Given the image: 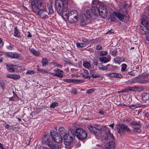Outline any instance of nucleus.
<instances>
[{
    "label": "nucleus",
    "mask_w": 149,
    "mask_h": 149,
    "mask_svg": "<svg viewBox=\"0 0 149 149\" xmlns=\"http://www.w3.org/2000/svg\"><path fill=\"white\" fill-rule=\"evenodd\" d=\"M88 10H89V9H87V10H86V13L91 18H94L93 15L92 14L93 13L92 12H88L89 13H88L87 12V11Z\"/></svg>",
    "instance_id": "nucleus-39"
},
{
    "label": "nucleus",
    "mask_w": 149,
    "mask_h": 149,
    "mask_svg": "<svg viewBox=\"0 0 149 149\" xmlns=\"http://www.w3.org/2000/svg\"><path fill=\"white\" fill-rule=\"evenodd\" d=\"M34 71L33 70H29L26 72V74L32 75L34 74Z\"/></svg>",
    "instance_id": "nucleus-41"
},
{
    "label": "nucleus",
    "mask_w": 149,
    "mask_h": 149,
    "mask_svg": "<svg viewBox=\"0 0 149 149\" xmlns=\"http://www.w3.org/2000/svg\"><path fill=\"white\" fill-rule=\"evenodd\" d=\"M146 105H142L138 104V103H136L135 104H133L131 105H130L129 106V107L132 109H135L136 108L139 107H143L146 106Z\"/></svg>",
    "instance_id": "nucleus-18"
},
{
    "label": "nucleus",
    "mask_w": 149,
    "mask_h": 149,
    "mask_svg": "<svg viewBox=\"0 0 149 149\" xmlns=\"http://www.w3.org/2000/svg\"><path fill=\"white\" fill-rule=\"evenodd\" d=\"M142 100L146 102L149 99V93H144L141 95Z\"/></svg>",
    "instance_id": "nucleus-20"
},
{
    "label": "nucleus",
    "mask_w": 149,
    "mask_h": 149,
    "mask_svg": "<svg viewBox=\"0 0 149 149\" xmlns=\"http://www.w3.org/2000/svg\"><path fill=\"white\" fill-rule=\"evenodd\" d=\"M48 7L49 10L48 14H51L52 13L53 11V10L52 5L50 4L49 6L48 5Z\"/></svg>",
    "instance_id": "nucleus-33"
},
{
    "label": "nucleus",
    "mask_w": 149,
    "mask_h": 149,
    "mask_svg": "<svg viewBox=\"0 0 149 149\" xmlns=\"http://www.w3.org/2000/svg\"><path fill=\"white\" fill-rule=\"evenodd\" d=\"M47 73L48 74H50L53 75L54 73L52 72L51 71V70H47Z\"/></svg>",
    "instance_id": "nucleus-55"
},
{
    "label": "nucleus",
    "mask_w": 149,
    "mask_h": 149,
    "mask_svg": "<svg viewBox=\"0 0 149 149\" xmlns=\"http://www.w3.org/2000/svg\"><path fill=\"white\" fill-rule=\"evenodd\" d=\"M99 10V9L97 7L94 6L91 8H89V10L87 11V12L88 13V12H92L93 13L92 14L93 15V17L97 16L98 15Z\"/></svg>",
    "instance_id": "nucleus-14"
},
{
    "label": "nucleus",
    "mask_w": 149,
    "mask_h": 149,
    "mask_svg": "<svg viewBox=\"0 0 149 149\" xmlns=\"http://www.w3.org/2000/svg\"><path fill=\"white\" fill-rule=\"evenodd\" d=\"M98 14L102 18H105L107 15V11L99 10Z\"/></svg>",
    "instance_id": "nucleus-24"
},
{
    "label": "nucleus",
    "mask_w": 149,
    "mask_h": 149,
    "mask_svg": "<svg viewBox=\"0 0 149 149\" xmlns=\"http://www.w3.org/2000/svg\"><path fill=\"white\" fill-rule=\"evenodd\" d=\"M114 125V123H113L112 124L110 125H109V126L110 127H111L112 129H113Z\"/></svg>",
    "instance_id": "nucleus-64"
},
{
    "label": "nucleus",
    "mask_w": 149,
    "mask_h": 149,
    "mask_svg": "<svg viewBox=\"0 0 149 149\" xmlns=\"http://www.w3.org/2000/svg\"><path fill=\"white\" fill-rule=\"evenodd\" d=\"M75 135L79 139H83L87 137V134L83 129L78 128L75 130Z\"/></svg>",
    "instance_id": "nucleus-7"
},
{
    "label": "nucleus",
    "mask_w": 149,
    "mask_h": 149,
    "mask_svg": "<svg viewBox=\"0 0 149 149\" xmlns=\"http://www.w3.org/2000/svg\"><path fill=\"white\" fill-rule=\"evenodd\" d=\"M50 134L52 139L56 142L58 143L62 141L63 139L62 136L58 135V134L55 133L54 131L51 132Z\"/></svg>",
    "instance_id": "nucleus-9"
},
{
    "label": "nucleus",
    "mask_w": 149,
    "mask_h": 149,
    "mask_svg": "<svg viewBox=\"0 0 149 149\" xmlns=\"http://www.w3.org/2000/svg\"><path fill=\"white\" fill-rule=\"evenodd\" d=\"M64 143L66 145H70L73 141L74 137V134L72 133V132H69L63 135Z\"/></svg>",
    "instance_id": "nucleus-6"
},
{
    "label": "nucleus",
    "mask_w": 149,
    "mask_h": 149,
    "mask_svg": "<svg viewBox=\"0 0 149 149\" xmlns=\"http://www.w3.org/2000/svg\"><path fill=\"white\" fill-rule=\"evenodd\" d=\"M111 59V57L110 56H109L108 58H107L104 56H102L100 57L99 58V60L100 61L104 63L110 61Z\"/></svg>",
    "instance_id": "nucleus-16"
},
{
    "label": "nucleus",
    "mask_w": 149,
    "mask_h": 149,
    "mask_svg": "<svg viewBox=\"0 0 149 149\" xmlns=\"http://www.w3.org/2000/svg\"><path fill=\"white\" fill-rule=\"evenodd\" d=\"M76 45L78 48L84 47L86 46V44L83 42H77L76 43Z\"/></svg>",
    "instance_id": "nucleus-31"
},
{
    "label": "nucleus",
    "mask_w": 149,
    "mask_h": 149,
    "mask_svg": "<svg viewBox=\"0 0 149 149\" xmlns=\"http://www.w3.org/2000/svg\"><path fill=\"white\" fill-rule=\"evenodd\" d=\"M114 14L115 15L116 17L121 21H123L125 19H126L127 21L129 20L128 17L125 16L124 15L120 13L114 12Z\"/></svg>",
    "instance_id": "nucleus-12"
},
{
    "label": "nucleus",
    "mask_w": 149,
    "mask_h": 149,
    "mask_svg": "<svg viewBox=\"0 0 149 149\" xmlns=\"http://www.w3.org/2000/svg\"><path fill=\"white\" fill-rule=\"evenodd\" d=\"M32 9L34 13L43 19L48 18V14L46 6L39 0H33L31 3Z\"/></svg>",
    "instance_id": "nucleus-1"
},
{
    "label": "nucleus",
    "mask_w": 149,
    "mask_h": 149,
    "mask_svg": "<svg viewBox=\"0 0 149 149\" xmlns=\"http://www.w3.org/2000/svg\"><path fill=\"white\" fill-rule=\"evenodd\" d=\"M137 88L135 86L129 87L126 89H123L122 92L124 93H126L129 91H136L137 89Z\"/></svg>",
    "instance_id": "nucleus-17"
},
{
    "label": "nucleus",
    "mask_w": 149,
    "mask_h": 149,
    "mask_svg": "<svg viewBox=\"0 0 149 149\" xmlns=\"http://www.w3.org/2000/svg\"><path fill=\"white\" fill-rule=\"evenodd\" d=\"M72 93L73 94H76L77 93V91L76 90H73L72 91Z\"/></svg>",
    "instance_id": "nucleus-60"
},
{
    "label": "nucleus",
    "mask_w": 149,
    "mask_h": 149,
    "mask_svg": "<svg viewBox=\"0 0 149 149\" xmlns=\"http://www.w3.org/2000/svg\"><path fill=\"white\" fill-rule=\"evenodd\" d=\"M132 124L133 125H136V126H139V125H140V122H139L137 121H132Z\"/></svg>",
    "instance_id": "nucleus-40"
},
{
    "label": "nucleus",
    "mask_w": 149,
    "mask_h": 149,
    "mask_svg": "<svg viewBox=\"0 0 149 149\" xmlns=\"http://www.w3.org/2000/svg\"><path fill=\"white\" fill-rule=\"evenodd\" d=\"M99 9L101 10L107 11L106 6L103 4H100L99 6Z\"/></svg>",
    "instance_id": "nucleus-34"
},
{
    "label": "nucleus",
    "mask_w": 149,
    "mask_h": 149,
    "mask_svg": "<svg viewBox=\"0 0 149 149\" xmlns=\"http://www.w3.org/2000/svg\"><path fill=\"white\" fill-rule=\"evenodd\" d=\"M110 19L113 21H115L117 19L116 17V15L114 14V12L111 15L110 17Z\"/></svg>",
    "instance_id": "nucleus-35"
},
{
    "label": "nucleus",
    "mask_w": 149,
    "mask_h": 149,
    "mask_svg": "<svg viewBox=\"0 0 149 149\" xmlns=\"http://www.w3.org/2000/svg\"><path fill=\"white\" fill-rule=\"evenodd\" d=\"M40 145H37L36 146L35 149H40Z\"/></svg>",
    "instance_id": "nucleus-59"
},
{
    "label": "nucleus",
    "mask_w": 149,
    "mask_h": 149,
    "mask_svg": "<svg viewBox=\"0 0 149 149\" xmlns=\"http://www.w3.org/2000/svg\"><path fill=\"white\" fill-rule=\"evenodd\" d=\"M115 72L110 73L109 74H107V75L109 77H115Z\"/></svg>",
    "instance_id": "nucleus-44"
},
{
    "label": "nucleus",
    "mask_w": 149,
    "mask_h": 149,
    "mask_svg": "<svg viewBox=\"0 0 149 149\" xmlns=\"http://www.w3.org/2000/svg\"><path fill=\"white\" fill-rule=\"evenodd\" d=\"M54 71L55 72V73H54V76H57L61 78L63 77V72L62 70L59 69H56L54 70Z\"/></svg>",
    "instance_id": "nucleus-15"
},
{
    "label": "nucleus",
    "mask_w": 149,
    "mask_h": 149,
    "mask_svg": "<svg viewBox=\"0 0 149 149\" xmlns=\"http://www.w3.org/2000/svg\"><path fill=\"white\" fill-rule=\"evenodd\" d=\"M128 74L131 76H134V75L132 71L128 72Z\"/></svg>",
    "instance_id": "nucleus-61"
},
{
    "label": "nucleus",
    "mask_w": 149,
    "mask_h": 149,
    "mask_svg": "<svg viewBox=\"0 0 149 149\" xmlns=\"http://www.w3.org/2000/svg\"><path fill=\"white\" fill-rule=\"evenodd\" d=\"M65 14L64 18L65 20L68 19L69 22L71 23L76 22L79 17L78 14L76 10H73L69 12V10L66 12Z\"/></svg>",
    "instance_id": "nucleus-4"
},
{
    "label": "nucleus",
    "mask_w": 149,
    "mask_h": 149,
    "mask_svg": "<svg viewBox=\"0 0 149 149\" xmlns=\"http://www.w3.org/2000/svg\"><path fill=\"white\" fill-rule=\"evenodd\" d=\"M107 54V52L104 51H101L100 52V56H104L106 55Z\"/></svg>",
    "instance_id": "nucleus-46"
},
{
    "label": "nucleus",
    "mask_w": 149,
    "mask_h": 149,
    "mask_svg": "<svg viewBox=\"0 0 149 149\" xmlns=\"http://www.w3.org/2000/svg\"><path fill=\"white\" fill-rule=\"evenodd\" d=\"M10 126V125L8 124H6V125L5 126V128L6 129H8L9 128V127Z\"/></svg>",
    "instance_id": "nucleus-63"
},
{
    "label": "nucleus",
    "mask_w": 149,
    "mask_h": 149,
    "mask_svg": "<svg viewBox=\"0 0 149 149\" xmlns=\"http://www.w3.org/2000/svg\"><path fill=\"white\" fill-rule=\"evenodd\" d=\"M6 47L7 49L10 50H13L14 49V46L12 45L7 46Z\"/></svg>",
    "instance_id": "nucleus-42"
},
{
    "label": "nucleus",
    "mask_w": 149,
    "mask_h": 149,
    "mask_svg": "<svg viewBox=\"0 0 149 149\" xmlns=\"http://www.w3.org/2000/svg\"><path fill=\"white\" fill-rule=\"evenodd\" d=\"M84 73L82 74L83 77L85 78L90 79L91 77L88 75L89 72L88 70H84Z\"/></svg>",
    "instance_id": "nucleus-26"
},
{
    "label": "nucleus",
    "mask_w": 149,
    "mask_h": 149,
    "mask_svg": "<svg viewBox=\"0 0 149 149\" xmlns=\"http://www.w3.org/2000/svg\"><path fill=\"white\" fill-rule=\"evenodd\" d=\"M58 132L60 135L64 134L65 133V130L63 127H60L58 130Z\"/></svg>",
    "instance_id": "nucleus-30"
},
{
    "label": "nucleus",
    "mask_w": 149,
    "mask_h": 149,
    "mask_svg": "<svg viewBox=\"0 0 149 149\" xmlns=\"http://www.w3.org/2000/svg\"><path fill=\"white\" fill-rule=\"evenodd\" d=\"M93 63L94 65L97 66L98 63V61L96 59L94 60Z\"/></svg>",
    "instance_id": "nucleus-53"
},
{
    "label": "nucleus",
    "mask_w": 149,
    "mask_h": 149,
    "mask_svg": "<svg viewBox=\"0 0 149 149\" xmlns=\"http://www.w3.org/2000/svg\"><path fill=\"white\" fill-rule=\"evenodd\" d=\"M81 26H85L90 23V20L88 17H86L84 15H82L79 18Z\"/></svg>",
    "instance_id": "nucleus-11"
},
{
    "label": "nucleus",
    "mask_w": 149,
    "mask_h": 149,
    "mask_svg": "<svg viewBox=\"0 0 149 149\" xmlns=\"http://www.w3.org/2000/svg\"><path fill=\"white\" fill-rule=\"evenodd\" d=\"M67 1L63 0H57L55 3V5L57 11L60 15H63V18H64L65 14L68 10L67 8Z\"/></svg>",
    "instance_id": "nucleus-3"
},
{
    "label": "nucleus",
    "mask_w": 149,
    "mask_h": 149,
    "mask_svg": "<svg viewBox=\"0 0 149 149\" xmlns=\"http://www.w3.org/2000/svg\"><path fill=\"white\" fill-rule=\"evenodd\" d=\"M149 79L147 77H142L140 78L139 80V82L141 83H144L149 81Z\"/></svg>",
    "instance_id": "nucleus-29"
},
{
    "label": "nucleus",
    "mask_w": 149,
    "mask_h": 149,
    "mask_svg": "<svg viewBox=\"0 0 149 149\" xmlns=\"http://www.w3.org/2000/svg\"><path fill=\"white\" fill-rule=\"evenodd\" d=\"M6 66L9 72H13L15 71L16 67L15 65H12L9 66L7 65Z\"/></svg>",
    "instance_id": "nucleus-22"
},
{
    "label": "nucleus",
    "mask_w": 149,
    "mask_h": 149,
    "mask_svg": "<svg viewBox=\"0 0 149 149\" xmlns=\"http://www.w3.org/2000/svg\"><path fill=\"white\" fill-rule=\"evenodd\" d=\"M146 36L147 40L149 41V33H146Z\"/></svg>",
    "instance_id": "nucleus-56"
},
{
    "label": "nucleus",
    "mask_w": 149,
    "mask_h": 149,
    "mask_svg": "<svg viewBox=\"0 0 149 149\" xmlns=\"http://www.w3.org/2000/svg\"><path fill=\"white\" fill-rule=\"evenodd\" d=\"M140 125H139L136 127H135L133 130V132L137 133L140 132L141 131V130L140 128Z\"/></svg>",
    "instance_id": "nucleus-32"
},
{
    "label": "nucleus",
    "mask_w": 149,
    "mask_h": 149,
    "mask_svg": "<svg viewBox=\"0 0 149 149\" xmlns=\"http://www.w3.org/2000/svg\"><path fill=\"white\" fill-rule=\"evenodd\" d=\"M83 43H85L86 44V45L88 44V40L86 39H83L82 40Z\"/></svg>",
    "instance_id": "nucleus-54"
},
{
    "label": "nucleus",
    "mask_w": 149,
    "mask_h": 149,
    "mask_svg": "<svg viewBox=\"0 0 149 149\" xmlns=\"http://www.w3.org/2000/svg\"><path fill=\"white\" fill-rule=\"evenodd\" d=\"M117 131L120 135L124 133L125 131L129 133L131 132L128 127L124 124H120L118 127L117 128Z\"/></svg>",
    "instance_id": "nucleus-8"
},
{
    "label": "nucleus",
    "mask_w": 149,
    "mask_h": 149,
    "mask_svg": "<svg viewBox=\"0 0 149 149\" xmlns=\"http://www.w3.org/2000/svg\"><path fill=\"white\" fill-rule=\"evenodd\" d=\"M13 36L19 38L21 37L20 33L18 31L17 27H15L14 28Z\"/></svg>",
    "instance_id": "nucleus-25"
},
{
    "label": "nucleus",
    "mask_w": 149,
    "mask_h": 149,
    "mask_svg": "<svg viewBox=\"0 0 149 149\" xmlns=\"http://www.w3.org/2000/svg\"><path fill=\"white\" fill-rule=\"evenodd\" d=\"M96 49L97 50H100L102 49V47L101 45H98L96 47Z\"/></svg>",
    "instance_id": "nucleus-49"
},
{
    "label": "nucleus",
    "mask_w": 149,
    "mask_h": 149,
    "mask_svg": "<svg viewBox=\"0 0 149 149\" xmlns=\"http://www.w3.org/2000/svg\"><path fill=\"white\" fill-rule=\"evenodd\" d=\"M58 105V103L56 102H54L52 103L50 106V107L51 109H54Z\"/></svg>",
    "instance_id": "nucleus-36"
},
{
    "label": "nucleus",
    "mask_w": 149,
    "mask_h": 149,
    "mask_svg": "<svg viewBox=\"0 0 149 149\" xmlns=\"http://www.w3.org/2000/svg\"><path fill=\"white\" fill-rule=\"evenodd\" d=\"M105 147L107 149H113L114 148V143L111 141L107 143L105 145Z\"/></svg>",
    "instance_id": "nucleus-19"
},
{
    "label": "nucleus",
    "mask_w": 149,
    "mask_h": 149,
    "mask_svg": "<svg viewBox=\"0 0 149 149\" xmlns=\"http://www.w3.org/2000/svg\"><path fill=\"white\" fill-rule=\"evenodd\" d=\"M92 3L93 4L96 5L98 3V1L97 0H93Z\"/></svg>",
    "instance_id": "nucleus-58"
},
{
    "label": "nucleus",
    "mask_w": 149,
    "mask_h": 149,
    "mask_svg": "<svg viewBox=\"0 0 149 149\" xmlns=\"http://www.w3.org/2000/svg\"><path fill=\"white\" fill-rule=\"evenodd\" d=\"M100 77V75L97 74H93L91 76V77L93 78H95Z\"/></svg>",
    "instance_id": "nucleus-45"
},
{
    "label": "nucleus",
    "mask_w": 149,
    "mask_h": 149,
    "mask_svg": "<svg viewBox=\"0 0 149 149\" xmlns=\"http://www.w3.org/2000/svg\"><path fill=\"white\" fill-rule=\"evenodd\" d=\"M122 77L123 76L121 74L115 72L114 77L116 78H122Z\"/></svg>",
    "instance_id": "nucleus-38"
},
{
    "label": "nucleus",
    "mask_w": 149,
    "mask_h": 149,
    "mask_svg": "<svg viewBox=\"0 0 149 149\" xmlns=\"http://www.w3.org/2000/svg\"><path fill=\"white\" fill-rule=\"evenodd\" d=\"M6 77L14 79H19L20 78V76L19 75L16 74H8L6 75Z\"/></svg>",
    "instance_id": "nucleus-21"
},
{
    "label": "nucleus",
    "mask_w": 149,
    "mask_h": 149,
    "mask_svg": "<svg viewBox=\"0 0 149 149\" xmlns=\"http://www.w3.org/2000/svg\"><path fill=\"white\" fill-rule=\"evenodd\" d=\"M83 65L86 68L88 69L91 67L90 63L87 61H84L83 62Z\"/></svg>",
    "instance_id": "nucleus-28"
},
{
    "label": "nucleus",
    "mask_w": 149,
    "mask_h": 149,
    "mask_svg": "<svg viewBox=\"0 0 149 149\" xmlns=\"http://www.w3.org/2000/svg\"><path fill=\"white\" fill-rule=\"evenodd\" d=\"M104 65H102V67L99 68L100 70H105V68H104Z\"/></svg>",
    "instance_id": "nucleus-57"
},
{
    "label": "nucleus",
    "mask_w": 149,
    "mask_h": 149,
    "mask_svg": "<svg viewBox=\"0 0 149 149\" xmlns=\"http://www.w3.org/2000/svg\"><path fill=\"white\" fill-rule=\"evenodd\" d=\"M134 82V81L133 79H131L130 80L127 82V83L128 84H131L133 83Z\"/></svg>",
    "instance_id": "nucleus-48"
},
{
    "label": "nucleus",
    "mask_w": 149,
    "mask_h": 149,
    "mask_svg": "<svg viewBox=\"0 0 149 149\" xmlns=\"http://www.w3.org/2000/svg\"><path fill=\"white\" fill-rule=\"evenodd\" d=\"M116 52L115 50H113L111 52V55L114 56H115L116 54Z\"/></svg>",
    "instance_id": "nucleus-51"
},
{
    "label": "nucleus",
    "mask_w": 149,
    "mask_h": 149,
    "mask_svg": "<svg viewBox=\"0 0 149 149\" xmlns=\"http://www.w3.org/2000/svg\"><path fill=\"white\" fill-rule=\"evenodd\" d=\"M149 116V113H146L145 114V117L148 118Z\"/></svg>",
    "instance_id": "nucleus-62"
},
{
    "label": "nucleus",
    "mask_w": 149,
    "mask_h": 149,
    "mask_svg": "<svg viewBox=\"0 0 149 149\" xmlns=\"http://www.w3.org/2000/svg\"><path fill=\"white\" fill-rule=\"evenodd\" d=\"M29 50L31 53L34 55L38 56L40 55V52L39 51H36L33 48H29Z\"/></svg>",
    "instance_id": "nucleus-23"
},
{
    "label": "nucleus",
    "mask_w": 149,
    "mask_h": 149,
    "mask_svg": "<svg viewBox=\"0 0 149 149\" xmlns=\"http://www.w3.org/2000/svg\"><path fill=\"white\" fill-rule=\"evenodd\" d=\"M3 45V43L2 42V39L0 38V48H2Z\"/></svg>",
    "instance_id": "nucleus-50"
},
{
    "label": "nucleus",
    "mask_w": 149,
    "mask_h": 149,
    "mask_svg": "<svg viewBox=\"0 0 149 149\" xmlns=\"http://www.w3.org/2000/svg\"><path fill=\"white\" fill-rule=\"evenodd\" d=\"M54 66L60 68H61L63 67V66L62 65L56 62L55 63V64Z\"/></svg>",
    "instance_id": "nucleus-47"
},
{
    "label": "nucleus",
    "mask_w": 149,
    "mask_h": 149,
    "mask_svg": "<svg viewBox=\"0 0 149 149\" xmlns=\"http://www.w3.org/2000/svg\"><path fill=\"white\" fill-rule=\"evenodd\" d=\"M41 62L42 65L43 66H46L47 65L48 61L47 58H42Z\"/></svg>",
    "instance_id": "nucleus-27"
},
{
    "label": "nucleus",
    "mask_w": 149,
    "mask_h": 149,
    "mask_svg": "<svg viewBox=\"0 0 149 149\" xmlns=\"http://www.w3.org/2000/svg\"><path fill=\"white\" fill-rule=\"evenodd\" d=\"M127 67V65L123 63L121 65V71H124L125 70Z\"/></svg>",
    "instance_id": "nucleus-37"
},
{
    "label": "nucleus",
    "mask_w": 149,
    "mask_h": 149,
    "mask_svg": "<svg viewBox=\"0 0 149 149\" xmlns=\"http://www.w3.org/2000/svg\"><path fill=\"white\" fill-rule=\"evenodd\" d=\"M149 14L145 13L141 19V23L142 25L149 29Z\"/></svg>",
    "instance_id": "nucleus-10"
},
{
    "label": "nucleus",
    "mask_w": 149,
    "mask_h": 149,
    "mask_svg": "<svg viewBox=\"0 0 149 149\" xmlns=\"http://www.w3.org/2000/svg\"><path fill=\"white\" fill-rule=\"evenodd\" d=\"M88 130L92 134H96V135L99 136L102 132H104L107 136V137L105 138V140H113L114 137L113 135L111 133L108 127L105 126H103L101 128V130L96 128L95 127L90 126L88 127Z\"/></svg>",
    "instance_id": "nucleus-2"
},
{
    "label": "nucleus",
    "mask_w": 149,
    "mask_h": 149,
    "mask_svg": "<svg viewBox=\"0 0 149 149\" xmlns=\"http://www.w3.org/2000/svg\"><path fill=\"white\" fill-rule=\"evenodd\" d=\"M40 72H41L42 73H47V70H44L42 69H40L39 70Z\"/></svg>",
    "instance_id": "nucleus-52"
},
{
    "label": "nucleus",
    "mask_w": 149,
    "mask_h": 149,
    "mask_svg": "<svg viewBox=\"0 0 149 149\" xmlns=\"http://www.w3.org/2000/svg\"><path fill=\"white\" fill-rule=\"evenodd\" d=\"M50 137L49 134H45L42 139V143L44 145L47 146L51 149H59V147L57 144H54L50 141Z\"/></svg>",
    "instance_id": "nucleus-5"
},
{
    "label": "nucleus",
    "mask_w": 149,
    "mask_h": 149,
    "mask_svg": "<svg viewBox=\"0 0 149 149\" xmlns=\"http://www.w3.org/2000/svg\"><path fill=\"white\" fill-rule=\"evenodd\" d=\"M95 89L92 88L87 90L86 91V93L88 94L91 93L95 91Z\"/></svg>",
    "instance_id": "nucleus-43"
},
{
    "label": "nucleus",
    "mask_w": 149,
    "mask_h": 149,
    "mask_svg": "<svg viewBox=\"0 0 149 149\" xmlns=\"http://www.w3.org/2000/svg\"><path fill=\"white\" fill-rule=\"evenodd\" d=\"M7 56L11 58H18L20 57L19 54L16 52H7L6 53Z\"/></svg>",
    "instance_id": "nucleus-13"
}]
</instances>
